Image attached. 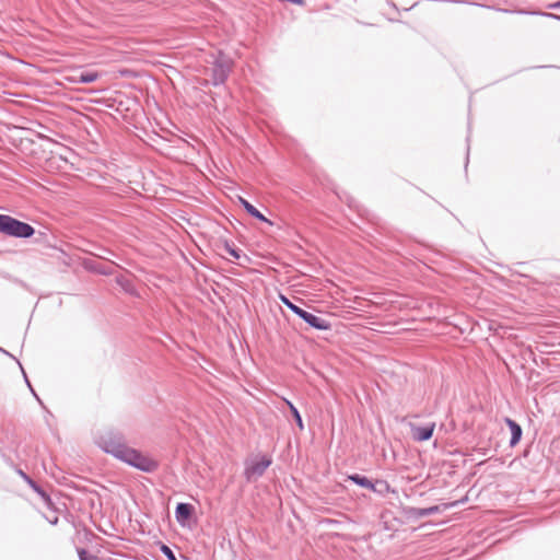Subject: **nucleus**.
I'll return each mask as SVG.
<instances>
[{
  "label": "nucleus",
  "mask_w": 560,
  "mask_h": 560,
  "mask_svg": "<svg viewBox=\"0 0 560 560\" xmlns=\"http://www.w3.org/2000/svg\"><path fill=\"white\" fill-rule=\"evenodd\" d=\"M353 482L357 485L368 488V489H374V486L371 480H369L366 477H362L359 475H353L349 477Z\"/></svg>",
  "instance_id": "9"
},
{
  "label": "nucleus",
  "mask_w": 560,
  "mask_h": 560,
  "mask_svg": "<svg viewBox=\"0 0 560 560\" xmlns=\"http://www.w3.org/2000/svg\"><path fill=\"white\" fill-rule=\"evenodd\" d=\"M225 250H226V253H228L230 256H232L233 258H235V259H238V258H240V253H238V250H237V249H235V248H233V247H231V246L226 245V246H225Z\"/></svg>",
  "instance_id": "15"
},
{
  "label": "nucleus",
  "mask_w": 560,
  "mask_h": 560,
  "mask_svg": "<svg viewBox=\"0 0 560 560\" xmlns=\"http://www.w3.org/2000/svg\"><path fill=\"white\" fill-rule=\"evenodd\" d=\"M0 350L2 351V349H1V348H0ZM3 352H5V351L3 350Z\"/></svg>",
  "instance_id": "18"
},
{
  "label": "nucleus",
  "mask_w": 560,
  "mask_h": 560,
  "mask_svg": "<svg viewBox=\"0 0 560 560\" xmlns=\"http://www.w3.org/2000/svg\"><path fill=\"white\" fill-rule=\"evenodd\" d=\"M240 203L244 207V209L254 218L267 222L271 224V222L262 214L260 213L252 203H249L246 199L240 197Z\"/></svg>",
  "instance_id": "8"
},
{
  "label": "nucleus",
  "mask_w": 560,
  "mask_h": 560,
  "mask_svg": "<svg viewBox=\"0 0 560 560\" xmlns=\"http://www.w3.org/2000/svg\"><path fill=\"white\" fill-rule=\"evenodd\" d=\"M434 428H435L434 423L427 425V427H412V429H411L412 438L416 441H420V442L428 441L429 439H431Z\"/></svg>",
  "instance_id": "5"
},
{
  "label": "nucleus",
  "mask_w": 560,
  "mask_h": 560,
  "mask_svg": "<svg viewBox=\"0 0 560 560\" xmlns=\"http://www.w3.org/2000/svg\"><path fill=\"white\" fill-rule=\"evenodd\" d=\"M96 72H85L81 73L78 80H74L75 82L80 83H92L97 79Z\"/></svg>",
  "instance_id": "10"
},
{
  "label": "nucleus",
  "mask_w": 560,
  "mask_h": 560,
  "mask_svg": "<svg viewBox=\"0 0 560 560\" xmlns=\"http://www.w3.org/2000/svg\"><path fill=\"white\" fill-rule=\"evenodd\" d=\"M161 551L167 557L168 560H176L175 555L166 545H161Z\"/></svg>",
  "instance_id": "14"
},
{
  "label": "nucleus",
  "mask_w": 560,
  "mask_h": 560,
  "mask_svg": "<svg viewBox=\"0 0 560 560\" xmlns=\"http://www.w3.org/2000/svg\"><path fill=\"white\" fill-rule=\"evenodd\" d=\"M79 557L80 560H90L89 557L86 556L85 550H79Z\"/></svg>",
  "instance_id": "17"
},
{
  "label": "nucleus",
  "mask_w": 560,
  "mask_h": 560,
  "mask_svg": "<svg viewBox=\"0 0 560 560\" xmlns=\"http://www.w3.org/2000/svg\"><path fill=\"white\" fill-rule=\"evenodd\" d=\"M95 443L105 453L142 471H153L158 466L154 459L127 446L122 435L117 432H102L95 438Z\"/></svg>",
  "instance_id": "1"
},
{
  "label": "nucleus",
  "mask_w": 560,
  "mask_h": 560,
  "mask_svg": "<svg viewBox=\"0 0 560 560\" xmlns=\"http://www.w3.org/2000/svg\"><path fill=\"white\" fill-rule=\"evenodd\" d=\"M287 404L290 407V410H291V412H292V415H293V417H294V419L296 421V424L299 425V428L301 430H303L304 425H303V421H302V418H301V415H300L299 410L290 401L287 400Z\"/></svg>",
  "instance_id": "12"
},
{
  "label": "nucleus",
  "mask_w": 560,
  "mask_h": 560,
  "mask_svg": "<svg viewBox=\"0 0 560 560\" xmlns=\"http://www.w3.org/2000/svg\"><path fill=\"white\" fill-rule=\"evenodd\" d=\"M0 233L14 237H31L34 229L10 215L0 214Z\"/></svg>",
  "instance_id": "2"
},
{
  "label": "nucleus",
  "mask_w": 560,
  "mask_h": 560,
  "mask_svg": "<svg viewBox=\"0 0 560 560\" xmlns=\"http://www.w3.org/2000/svg\"><path fill=\"white\" fill-rule=\"evenodd\" d=\"M281 302L287 305L292 312H294L296 315L301 316L304 310L299 307L298 305L293 304L288 298L284 295H280Z\"/></svg>",
  "instance_id": "11"
},
{
  "label": "nucleus",
  "mask_w": 560,
  "mask_h": 560,
  "mask_svg": "<svg viewBox=\"0 0 560 560\" xmlns=\"http://www.w3.org/2000/svg\"><path fill=\"white\" fill-rule=\"evenodd\" d=\"M438 510H439L438 506H432V508H429V509H423L421 511L420 515L428 516V515H431V514L435 513Z\"/></svg>",
  "instance_id": "16"
},
{
  "label": "nucleus",
  "mask_w": 560,
  "mask_h": 560,
  "mask_svg": "<svg viewBox=\"0 0 560 560\" xmlns=\"http://www.w3.org/2000/svg\"><path fill=\"white\" fill-rule=\"evenodd\" d=\"M271 459L261 456L253 458L252 460L247 462L246 468H245V476L248 481H255L259 477L264 475L266 469L270 466Z\"/></svg>",
  "instance_id": "3"
},
{
  "label": "nucleus",
  "mask_w": 560,
  "mask_h": 560,
  "mask_svg": "<svg viewBox=\"0 0 560 560\" xmlns=\"http://www.w3.org/2000/svg\"><path fill=\"white\" fill-rule=\"evenodd\" d=\"M302 319H304L310 326L319 329V330H327L330 328V324L324 319L323 317L316 316L312 313H308L306 311H303V313L300 316Z\"/></svg>",
  "instance_id": "4"
},
{
  "label": "nucleus",
  "mask_w": 560,
  "mask_h": 560,
  "mask_svg": "<svg viewBox=\"0 0 560 560\" xmlns=\"http://www.w3.org/2000/svg\"><path fill=\"white\" fill-rule=\"evenodd\" d=\"M228 70L229 68L228 67H220V70L219 72L215 74V78H214V84H219V83H222L226 77V73H228Z\"/></svg>",
  "instance_id": "13"
},
{
  "label": "nucleus",
  "mask_w": 560,
  "mask_h": 560,
  "mask_svg": "<svg viewBox=\"0 0 560 560\" xmlns=\"http://www.w3.org/2000/svg\"><path fill=\"white\" fill-rule=\"evenodd\" d=\"M192 508L187 503H179L176 506V520L179 523H185L191 515Z\"/></svg>",
  "instance_id": "7"
},
{
  "label": "nucleus",
  "mask_w": 560,
  "mask_h": 560,
  "mask_svg": "<svg viewBox=\"0 0 560 560\" xmlns=\"http://www.w3.org/2000/svg\"><path fill=\"white\" fill-rule=\"evenodd\" d=\"M505 422L506 424L509 425L510 430H511V441H510V445L511 446H514L518 443V441L521 440V436H522V429L521 427L515 422L513 421L512 419L510 418H506L505 419Z\"/></svg>",
  "instance_id": "6"
}]
</instances>
